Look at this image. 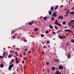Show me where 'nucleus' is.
I'll return each mask as SVG.
<instances>
[{"label":"nucleus","instance_id":"1","mask_svg":"<svg viewBox=\"0 0 74 74\" xmlns=\"http://www.w3.org/2000/svg\"><path fill=\"white\" fill-rule=\"evenodd\" d=\"M14 66V64H12L11 65H9V68H8V70H9V71H11V69L12 68V67H13Z\"/></svg>","mask_w":74,"mask_h":74},{"label":"nucleus","instance_id":"2","mask_svg":"<svg viewBox=\"0 0 74 74\" xmlns=\"http://www.w3.org/2000/svg\"><path fill=\"white\" fill-rule=\"evenodd\" d=\"M55 23L57 25H58L60 27H62V25H60V24L58 22V20H56V22H55Z\"/></svg>","mask_w":74,"mask_h":74},{"label":"nucleus","instance_id":"3","mask_svg":"<svg viewBox=\"0 0 74 74\" xmlns=\"http://www.w3.org/2000/svg\"><path fill=\"white\" fill-rule=\"evenodd\" d=\"M61 72H60L59 71L57 70L56 71L55 74H61ZM62 74H63V73H62Z\"/></svg>","mask_w":74,"mask_h":74},{"label":"nucleus","instance_id":"4","mask_svg":"<svg viewBox=\"0 0 74 74\" xmlns=\"http://www.w3.org/2000/svg\"><path fill=\"white\" fill-rule=\"evenodd\" d=\"M58 37L60 39H62V38H66V37L65 36H62L60 35H59Z\"/></svg>","mask_w":74,"mask_h":74},{"label":"nucleus","instance_id":"5","mask_svg":"<svg viewBox=\"0 0 74 74\" xmlns=\"http://www.w3.org/2000/svg\"><path fill=\"white\" fill-rule=\"evenodd\" d=\"M36 22V21H33L31 23H30V22H29L28 23L29 25H33V24L34 23V22Z\"/></svg>","mask_w":74,"mask_h":74},{"label":"nucleus","instance_id":"6","mask_svg":"<svg viewBox=\"0 0 74 74\" xmlns=\"http://www.w3.org/2000/svg\"><path fill=\"white\" fill-rule=\"evenodd\" d=\"M53 16L54 17H56L57 16V14H56L55 13H53L51 15V16Z\"/></svg>","mask_w":74,"mask_h":74},{"label":"nucleus","instance_id":"7","mask_svg":"<svg viewBox=\"0 0 74 74\" xmlns=\"http://www.w3.org/2000/svg\"><path fill=\"white\" fill-rule=\"evenodd\" d=\"M66 32H71V30L69 29H66L64 31Z\"/></svg>","mask_w":74,"mask_h":74},{"label":"nucleus","instance_id":"8","mask_svg":"<svg viewBox=\"0 0 74 74\" xmlns=\"http://www.w3.org/2000/svg\"><path fill=\"white\" fill-rule=\"evenodd\" d=\"M58 68H59V69H61V70H62V69H63V67L61 65H60L58 67Z\"/></svg>","mask_w":74,"mask_h":74},{"label":"nucleus","instance_id":"9","mask_svg":"<svg viewBox=\"0 0 74 74\" xmlns=\"http://www.w3.org/2000/svg\"><path fill=\"white\" fill-rule=\"evenodd\" d=\"M58 19H63V16H60L58 18Z\"/></svg>","mask_w":74,"mask_h":74},{"label":"nucleus","instance_id":"10","mask_svg":"<svg viewBox=\"0 0 74 74\" xmlns=\"http://www.w3.org/2000/svg\"><path fill=\"white\" fill-rule=\"evenodd\" d=\"M68 25L69 26H73V25H72V23H71V21L69 23Z\"/></svg>","mask_w":74,"mask_h":74},{"label":"nucleus","instance_id":"11","mask_svg":"<svg viewBox=\"0 0 74 74\" xmlns=\"http://www.w3.org/2000/svg\"><path fill=\"white\" fill-rule=\"evenodd\" d=\"M70 56H71V55H70V53H69V54H68V55H67L68 59H69L70 58Z\"/></svg>","mask_w":74,"mask_h":74},{"label":"nucleus","instance_id":"12","mask_svg":"<svg viewBox=\"0 0 74 74\" xmlns=\"http://www.w3.org/2000/svg\"><path fill=\"white\" fill-rule=\"evenodd\" d=\"M47 18H48V17L47 16L44 17H43V19L44 21H47Z\"/></svg>","mask_w":74,"mask_h":74},{"label":"nucleus","instance_id":"13","mask_svg":"<svg viewBox=\"0 0 74 74\" xmlns=\"http://www.w3.org/2000/svg\"><path fill=\"white\" fill-rule=\"evenodd\" d=\"M71 23H72V25H74V20H72L71 21Z\"/></svg>","mask_w":74,"mask_h":74},{"label":"nucleus","instance_id":"14","mask_svg":"<svg viewBox=\"0 0 74 74\" xmlns=\"http://www.w3.org/2000/svg\"><path fill=\"white\" fill-rule=\"evenodd\" d=\"M38 28H36L34 29V30L35 31V32H36V31H38Z\"/></svg>","mask_w":74,"mask_h":74},{"label":"nucleus","instance_id":"15","mask_svg":"<svg viewBox=\"0 0 74 74\" xmlns=\"http://www.w3.org/2000/svg\"><path fill=\"white\" fill-rule=\"evenodd\" d=\"M5 52L4 51L3 53V56L4 58V57H5Z\"/></svg>","mask_w":74,"mask_h":74},{"label":"nucleus","instance_id":"16","mask_svg":"<svg viewBox=\"0 0 74 74\" xmlns=\"http://www.w3.org/2000/svg\"><path fill=\"white\" fill-rule=\"evenodd\" d=\"M49 27H50V29H53V27L51 25H49Z\"/></svg>","mask_w":74,"mask_h":74},{"label":"nucleus","instance_id":"17","mask_svg":"<svg viewBox=\"0 0 74 74\" xmlns=\"http://www.w3.org/2000/svg\"><path fill=\"white\" fill-rule=\"evenodd\" d=\"M59 7V6L57 5L56 6V8H55V10H57L58 8Z\"/></svg>","mask_w":74,"mask_h":74},{"label":"nucleus","instance_id":"18","mask_svg":"<svg viewBox=\"0 0 74 74\" xmlns=\"http://www.w3.org/2000/svg\"><path fill=\"white\" fill-rule=\"evenodd\" d=\"M74 14V12H71L70 13H69V14H70V15H73V14Z\"/></svg>","mask_w":74,"mask_h":74},{"label":"nucleus","instance_id":"19","mask_svg":"<svg viewBox=\"0 0 74 74\" xmlns=\"http://www.w3.org/2000/svg\"><path fill=\"white\" fill-rule=\"evenodd\" d=\"M55 70V67H52V70L53 71H54Z\"/></svg>","mask_w":74,"mask_h":74},{"label":"nucleus","instance_id":"20","mask_svg":"<svg viewBox=\"0 0 74 74\" xmlns=\"http://www.w3.org/2000/svg\"><path fill=\"white\" fill-rule=\"evenodd\" d=\"M70 12V10H67V12L66 13V14H69Z\"/></svg>","mask_w":74,"mask_h":74},{"label":"nucleus","instance_id":"21","mask_svg":"<svg viewBox=\"0 0 74 74\" xmlns=\"http://www.w3.org/2000/svg\"><path fill=\"white\" fill-rule=\"evenodd\" d=\"M49 15H51L52 14V13L51 12V11L50 10L49 12Z\"/></svg>","mask_w":74,"mask_h":74},{"label":"nucleus","instance_id":"22","mask_svg":"<svg viewBox=\"0 0 74 74\" xmlns=\"http://www.w3.org/2000/svg\"><path fill=\"white\" fill-rule=\"evenodd\" d=\"M54 60L57 62H59V60L58 59L56 60V59H54Z\"/></svg>","mask_w":74,"mask_h":74},{"label":"nucleus","instance_id":"23","mask_svg":"<svg viewBox=\"0 0 74 74\" xmlns=\"http://www.w3.org/2000/svg\"><path fill=\"white\" fill-rule=\"evenodd\" d=\"M0 66L1 68H3V64H0Z\"/></svg>","mask_w":74,"mask_h":74},{"label":"nucleus","instance_id":"24","mask_svg":"<svg viewBox=\"0 0 74 74\" xmlns=\"http://www.w3.org/2000/svg\"><path fill=\"white\" fill-rule=\"evenodd\" d=\"M66 21H63L62 23L63 25H65L66 24Z\"/></svg>","mask_w":74,"mask_h":74},{"label":"nucleus","instance_id":"25","mask_svg":"<svg viewBox=\"0 0 74 74\" xmlns=\"http://www.w3.org/2000/svg\"><path fill=\"white\" fill-rule=\"evenodd\" d=\"M46 64L47 65H49V62H47L46 63Z\"/></svg>","mask_w":74,"mask_h":74},{"label":"nucleus","instance_id":"26","mask_svg":"<svg viewBox=\"0 0 74 74\" xmlns=\"http://www.w3.org/2000/svg\"><path fill=\"white\" fill-rule=\"evenodd\" d=\"M51 10L52 11H53V7H51Z\"/></svg>","mask_w":74,"mask_h":74},{"label":"nucleus","instance_id":"27","mask_svg":"<svg viewBox=\"0 0 74 74\" xmlns=\"http://www.w3.org/2000/svg\"><path fill=\"white\" fill-rule=\"evenodd\" d=\"M71 42H73V43H74V40L72 39L71 40Z\"/></svg>","mask_w":74,"mask_h":74},{"label":"nucleus","instance_id":"28","mask_svg":"<svg viewBox=\"0 0 74 74\" xmlns=\"http://www.w3.org/2000/svg\"><path fill=\"white\" fill-rule=\"evenodd\" d=\"M41 37H44V36L43 34H41Z\"/></svg>","mask_w":74,"mask_h":74},{"label":"nucleus","instance_id":"29","mask_svg":"<svg viewBox=\"0 0 74 74\" xmlns=\"http://www.w3.org/2000/svg\"><path fill=\"white\" fill-rule=\"evenodd\" d=\"M46 48H47V46H43V48L44 49H45Z\"/></svg>","mask_w":74,"mask_h":74},{"label":"nucleus","instance_id":"30","mask_svg":"<svg viewBox=\"0 0 74 74\" xmlns=\"http://www.w3.org/2000/svg\"><path fill=\"white\" fill-rule=\"evenodd\" d=\"M54 27H55V29H57L58 28V27L56 26H54Z\"/></svg>","mask_w":74,"mask_h":74},{"label":"nucleus","instance_id":"31","mask_svg":"<svg viewBox=\"0 0 74 74\" xmlns=\"http://www.w3.org/2000/svg\"><path fill=\"white\" fill-rule=\"evenodd\" d=\"M49 32H48V30H47L45 32V33L46 34H47V33H48Z\"/></svg>","mask_w":74,"mask_h":74},{"label":"nucleus","instance_id":"32","mask_svg":"<svg viewBox=\"0 0 74 74\" xmlns=\"http://www.w3.org/2000/svg\"><path fill=\"white\" fill-rule=\"evenodd\" d=\"M14 61V59H12V60L11 61V62H13Z\"/></svg>","mask_w":74,"mask_h":74},{"label":"nucleus","instance_id":"33","mask_svg":"<svg viewBox=\"0 0 74 74\" xmlns=\"http://www.w3.org/2000/svg\"><path fill=\"white\" fill-rule=\"evenodd\" d=\"M3 56H0V58L1 59H2V58H3Z\"/></svg>","mask_w":74,"mask_h":74},{"label":"nucleus","instance_id":"34","mask_svg":"<svg viewBox=\"0 0 74 74\" xmlns=\"http://www.w3.org/2000/svg\"><path fill=\"white\" fill-rule=\"evenodd\" d=\"M10 52H15L14 51H12L11 50H10Z\"/></svg>","mask_w":74,"mask_h":74},{"label":"nucleus","instance_id":"35","mask_svg":"<svg viewBox=\"0 0 74 74\" xmlns=\"http://www.w3.org/2000/svg\"><path fill=\"white\" fill-rule=\"evenodd\" d=\"M12 37L14 38V39L15 38V36H13Z\"/></svg>","mask_w":74,"mask_h":74},{"label":"nucleus","instance_id":"36","mask_svg":"<svg viewBox=\"0 0 74 74\" xmlns=\"http://www.w3.org/2000/svg\"><path fill=\"white\" fill-rule=\"evenodd\" d=\"M42 53H43V54L44 55H45V53H44V51H42Z\"/></svg>","mask_w":74,"mask_h":74},{"label":"nucleus","instance_id":"37","mask_svg":"<svg viewBox=\"0 0 74 74\" xmlns=\"http://www.w3.org/2000/svg\"><path fill=\"white\" fill-rule=\"evenodd\" d=\"M51 20H52V21H54V18H53V17H52Z\"/></svg>","mask_w":74,"mask_h":74},{"label":"nucleus","instance_id":"38","mask_svg":"<svg viewBox=\"0 0 74 74\" xmlns=\"http://www.w3.org/2000/svg\"><path fill=\"white\" fill-rule=\"evenodd\" d=\"M16 63H19V61L17 60H16Z\"/></svg>","mask_w":74,"mask_h":74},{"label":"nucleus","instance_id":"39","mask_svg":"<svg viewBox=\"0 0 74 74\" xmlns=\"http://www.w3.org/2000/svg\"><path fill=\"white\" fill-rule=\"evenodd\" d=\"M52 33L53 34H56V33H55V32H52Z\"/></svg>","mask_w":74,"mask_h":74},{"label":"nucleus","instance_id":"40","mask_svg":"<svg viewBox=\"0 0 74 74\" xmlns=\"http://www.w3.org/2000/svg\"><path fill=\"white\" fill-rule=\"evenodd\" d=\"M11 55H9L8 56V57L9 58H11Z\"/></svg>","mask_w":74,"mask_h":74},{"label":"nucleus","instance_id":"41","mask_svg":"<svg viewBox=\"0 0 74 74\" xmlns=\"http://www.w3.org/2000/svg\"><path fill=\"white\" fill-rule=\"evenodd\" d=\"M47 44H49V42L48 41H47Z\"/></svg>","mask_w":74,"mask_h":74},{"label":"nucleus","instance_id":"42","mask_svg":"<svg viewBox=\"0 0 74 74\" xmlns=\"http://www.w3.org/2000/svg\"><path fill=\"white\" fill-rule=\"evenodd\" d=\"M23 70V65L21 66V70Z\"/></svg>","mask_w":74,"mask_h":74},{"label":"nucleus","instance_id":"43","mask_svg":"<svg viewBox=\"0 0 74 74\" xmlns=\"http://www.w3.org/2000/svg\"><path fill=\"white\" fill-rule=\"evenodd\" d=\"M25 63V61H22V63Z\"/></svg>","mask_w":74,"mask_h":74},{"label":"nucleus","instance_id":"44","mask_svg":"<svg viewBox=\"0 0 74 74\" xmlns=\"http://www.w3.org/2000/svg\"><path fill=\"white\" fill-rule=\"evenodd\" d=\"M23 55H24V56H25V55H26V54L25 53H23Z\"/></svg>","mask_w":74,"mask_h":74},{"label":"nucleus","instance_id":"45","mask_svg":"<svg viewBox=\"0 0 74 74\" xmlns=\"http://www.w3.org/2000/svg\"><path fill=\"white\" fill-rule=\"evenodd\" d=\"M66 45L67 46H68L69 45V44L67 43H66Z\"/></svg>","mask_w":74,"mask_h":74},{"label":"nucleus","instance_id":"46","mask_svg":"<svg viewBox=\"0 0 74 74\" xmlns=\"http://www.w3.org/2000/svg\"><path fill=\"white\" fill-rule=\"evenodd\" d=\"M24 42H27V40H24Z\"/></svg>","mask_w":74,"mask_h":74},{"label":"nucleus","instance_id":"47","mask_svg":"<svg viewBox=\"0 0 74 74\" xmlns=\"http://www.w3.org/2000/svg\"><path fill=\"white\" fill-rule=\"evenodd\" d=\"M67 15H68V14H66L64 16H67Z\"/></svg>","mask_w":74,"mask_h":74},{"label":"nucleus","instance_id":"48","mask_svg":"<svg viewBox=\"0 0 74 74\" xmlns=\"http://www.w3.org/2000/svg\"><path fill=\"white\" fill-rule=\"evenodd\" d=\"M50 45H49L48 46V47L50 48Z\"/></svg>","mask_w":74,"mask_h":74},{"label":"nucleus","instance_id":"49","mask_svg":"<svg viewBox=\"0 0 74 74\" xmlns=\"http://www.w3.org/2000/svg\"><path fill=\"white\" fill-rule=\"evenodd\" d=\"M74 7H73V8H72L71 9V10H74Z\"/></svg>","mask_w":74,"mask_h":74},{"label":"nucleus","instance_id":"50","mask_svg":"<svg viewBox=\"0 0 74 74\" xmlns=\"http://www.w3.org/2000/svg\"><path fill=\"white\" fill-rule=\"evenodd\" d=\"M27 51V49H25V51Z\"/></svg>","mask_w":74,"mask_h":74},{"label":"nucleus","instance_id":"51","mask_svg":"<svg viewBox=\"0 0 74 74\" xmlns=\"http://www.w3.org/2000/svg\"><path fill=\"white\" fill-rule=\"evenodd\" d=\"M28 52L29 53H31V51H29Z\"/></svg>","mask_w":74,"mask_h":74},{"label":"nucleus","instance_id":"52","mask_svg":"<svg viewBox=\"0 0 74 74\" xmlns=\"http://www.w3.org/2000/svg\"><path fill=\"white\" fill-rule=\"evenodd\" d=\"M23 26H22L21 27V29H23Z\"/></svg>","mask_w":74,"mask_h":74},{"label":"nucleus","instance_id":"53","mask_svg":"<svg viewBox=\"0 0 74 74\" xmlns=\"http://www.w3.org/2000/svg\"><path fill=\"white\" fill-rule=\"evenodd\" d=\"M16 56H19V55H18V54H17L16 55Z\"/></svg>","mask_w":74,"mask_h":74},{"label":"nucleus","instance_id":"54","mask_svg":"<svg viewBox=\"0 0 74 74\" xmlns=\"http://www.w3.org/2000/svg\"><path fill=\"white\" fill-rule=\"evenodd\" d=\"M69 10V9H64V10Z\"/></svg>","mask_w":74,"mask_h":74},{"label":"nucleus","instance_id":"55","mask_svg":"<svg viewBox=\"0 0 74 74\" xmlns=\"http://www.w3.org/2000/svg\"><path fill=\"white\" fill-rule=\"evenodd\" d=\"M15 32H16V31L14 30L13 31V33H15Z\"/></svg>","mask_w":74,"mask_h":74},{"label":"nucleus","instance_id":"56","mask_svg":"<svg viewBox=\"0 0 74 74\" xmlns=\"http://www.w3.org/2000/svg\"><path fill=\"white\" fill-rule=\"evenodd\" d=\"M49 69L47 70V73H49Z\"/></svg>","mask_w":74,"mask_h":74},{"label":"nucleus","instance_id":"57","mask_svg":"<svg viewBox=\"0 0 74 74\" xmlns=\"http://www.w3.org/2000/svg\"><path fill=\"white\" fill-rule=\"evenodd\" d=\"M12 62H11V61H10V64H12Z\"/></svg>","mask_w":74,"mask_h":74},{"label":"nucleus","instance_id":"58","mask_svg":"<svg viewBox=\"0 0 74 74\" xmlns=\"http://www.w3.org/2000/svg\"><path fill=\"white\" fill-rule=\"evenodd\" d=\"M15 54H18V52H16L15 53Z\"/></svg>","mask_w":74,"mask_h":74},{"label":"nucleus","instance_id":"59","mask_svg":"<svg viewBox=\"0 0 74 74\" xmlns=\"http://www.w3.org/2000/svg\"><path fill=\"white\" fill-rule=\"evenodd\" d=\"M27 58V57H26L25 58V59H26V60H27V58Z\"/></svg>","mask_w":74,"mask_h":74},{"label":"nucleus","instance_id":"60","mask_svg":"<svg viewBox=\"0 0 74 74\" xmlns=\"http://www.w3.org/2000/svg\"><path fill=\"white\" fill-rule=\"evenodd\" d=\"M15 59H16V60H17L18 59V58H16Z\"/></svg>","mask_w":74,"mask_h":74},{"label":"nucleus","instance_id":"61","mask_svg":"<svg viewBox=\"0 0 74 74\" xmlns=\"http://www.w3.org/2000/svg\"><path fill=\"white\" fill-rule=\"evenodd\" d=\"M64 28H67V27H64Z\"/></svg>","mask_w":74,"mask_h":74},{"label":"nucleus","instance_id":"62","mask_svg":"<svg viewBox=\"0 0 74 74\" xmlns=\"http://www.w3.org/2000/svg\"><path fill=\"white\" fill-rule=\"evenodd\" d=\"M58 70V68H56V70Z\"/></svg>","mask_w":74,"mask_h":74},{"label":"nucleus","instance_id":"63","mask_svg":"<svg viewBox=\"0 0 74 74\" xmlns=\"http://www.w3.org/2000/svg\"><path fill=\"white\" fill-rule=\"evenodd\" d=\"M54 12H54V13H55V14H56V13H57V12H56V11H55Z\"/></svg>","mask_w":74,"mask_h":74},{"label":"nucleus","instance_id":"64","mask_svg":"<svg viewBox=\"0 0 74 74\" xmlns=\"http://www.w3.org/2000/svg\"><path fill=\"white\" fill-rule=\"evenodd\" d=\"M13 32H11V34H13Z\"/></svg>","mask_w":74,"mask_h":74}]
</instances>
